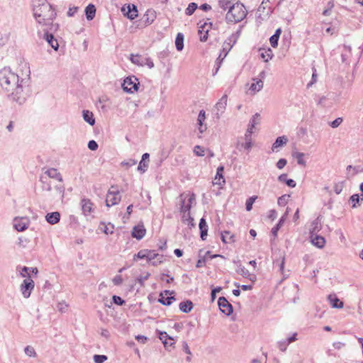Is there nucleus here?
I'll list each match as a JSON object with an SVG mask.
<instances>
[{
    "label": "nucleus",
    "instance_id": "1",
    "mask_svg": "<svg viewBox=\"0 0 363 363\" xmlns=\"http://www.w3.org/2000/svg\"><path fill=\"white\" fill-rule=\"evenodd\" d=\"M30 70L25 76H19L10 67L0 70V86L7 93L9 97L19 104H23L28 96V82Z\"/></svg>",
    "mask_w": 363,
    "mask_h": 363
},
{
    "label": "nucleus",
    "instance_id": "2",
    "mask_svg": "<svg viewBox=\"0 0 363 363\" xmlns=\"http://www.w3.org/2000/svg\"><path fill=\"white\" fill-rule=\"evenodd\" d=\"M32 6L33 16L38 24L50 27V30H57L58 25L53 23L56 13L47 0H32Z\"/></svg>",
    "mask_w": 363,
    "mask_h": 363
},
{
    "label": "nucleus",
    "instance_id": "3",
    "mask_svg": "<svg viewBox=\"0 0 363 363\" xmlns=\"http://www.w3.org/2000/svg\"><path fill=\"white\" fill-rule=\"evenodd\" d=\"M247 14L245 6L238 2L235 1L234 4H232V7L228 11L225 20L227 23H237L244 20Z\"/></svg>",
    "mask_w": 363,
    "mask_h": 363
},
{
    "label": "nucleus",
    "instance_id": "4",
    "mask_svg": "<svg viewBox=\"0 0 363 363\" xmlns=\"http://www.w3.org/2000/svg\"><path fill=\"white\" fill-rule=\"evenodd\" d=\"M41 175L45 176L48 179L57 182L58 184L54 185V189L56 194L62 199L65 195V186L62 184L63 179L61 174L55 168H49L46 169Z\"/></svg>",
    "mask_w": 363,
    "mask_h": 363
},
{
    "label": "nucleus",
    "instance_id": "5",
    "mask_svg": "<svg viewBox=\"0 0 363 363\" xmlns=\"http://www.w3.org/2000/svg\"><path fill=\"white\" fill-rule=\"evenodd\" d=\"M180 199V211L182 213H186L190 212L191 205L195 201L194 194L183 193L179 196Z\"/></svg>",
    "mask_w": 363,
    "mask_h": 363
},
{
    "label": "nucleus",
    "instance_id": "6",
    "mask_svg": "<svg viewBox=\"0 0 363 363\" xmlns=\"http://www.w3.org/2000/svg\"><path fill=\"white\" fill-rule=\"evenodd\" d=\"M139 82L135 76L126 77L122 84V88L124 91L133 94L138 90Z\"/></svg>",
    "mask_w": 363,
    "mask_h": 363
},
{
    "label": "nucleus",
    "instance_id": "7",
    "mask_svg": "<svg viewBox=\"0 0 363 363\" xmlns=\"http://www.w3.org/2000/svg\"><path fill=\"white\" fill-rule=\"evenodd\" d=\"M120 201L121 196L119 194V191L112 186L106 194V206L110 207L118 204Z\"/></svg>",
    "mask_w": 363,
    "mask_h": 363
},
{
    "label": "nucleus",
    "instance_id": "8",
    "mask_svg": "<svg viewBox=\"0 0 363 363\" xmlns=\"http://www.w3.org/2000/svg\"><path fill=\"white\" fill-rule=\"evenodd\" d=\"M240 35V31H237L235 33H233L231 35H230L223 43V52H224V56L222 58V60H224V58L227 56L230 50L232 49L233 45L237 42L238 38Z\"/></svg>",
    "mask_w": 363,
    "mask_h": 363
},
{
    "label": "nucleus",
    "instance_id": "9",
    "mask_svg": "<svg viewBox=\"0 0 363 363\" xmlns=\"http://www.w3.org/2000/svg\"><path fill=\"white\" fill-rule=\"evenodd\" d=\"M35 286L34 281L31 279V277H28L25 279L22 284L20 286V290L23 296L26 298L30 297L32 291L33 290Z\"/></svg>",
    "mask_w": 363,
    "mask_h": 363
},
{
    "label": "nucleus",
    "instance_id": "10",
    "mask_svg": "<svg viewBox=\"0 0 363 363\" xmlns=\"http://www.w3.org/2000/svg\"><path fill=\"white\" fill-rule=\"evenodd\" d=\"M130 60L133 64L139 66L147 65L150 69L154 67V62L150 57H143L139 55H132Z\"/></svg>",
    "mask_w": 363,
    "mask_h": 363
},
{
    "label": "nucleus",
    "instance_id": "11",
    "mask_svg": "<svg viewBox=\"0 0 363 363\" xmlns=\"http://www.w3.org/2000/svg\"><path fill=\"white\" fill-rule=\"evenodd\" d=\"M44 39L48 42V43L53 48L55 51H57L59 48V44L57 40L54 37L52 32L54 30H50V27L44 28Z\"/></svg>",
    "mask_w": 363,
    "mask_h": 363
},
{
    "label": "nucleus",
    "instance_id": "12",
    "mask_svg": "<svg viewBox=\"0 0 363 363\" xmlns=\"http://www.w3.org/2000/svg\"><path fill=\"white\" fill-rule=\"evenodd\" d=\"M164 260V255L157 253L154 250H150L147 261L152 265L157 266L162 264Z\"/></svg>",
    "mask_w": 363,
    "mask_h": 363
},
{
    "label": "nucleus",
    "instance_id": "13",
    "mask_svg": "<svg viewBox=\"0 0 363 363\" xmlns=\"http://www.w3.org/2000/svg\"><path fill=\"white\" fill-rule=\"evenodd\" d=\"M218 304L222 313L230 315L233 313V306L225 297H220Z\"/></svg>",
    "mask_w": 363,
    "mask_h": 363
},
{
    "label": "nucleus",
    "instance_id": "14",
    "mask_svg": "<svg viewBox=\"0 0 363 363\" xmlns=\"http://www.w3.org/2000/svg\"><path fill=\"white\" fill-rule=\"evenodd\" d=\"M165 296H164L163 293H161L160 295L159 302L164 306H169L172 304V301H175V298L173 296H171L174 294V291H169L168 290L164 291V292Z\"/></svg>",
    "mask_w": 363,
    "mask_h": 363
},
{
    "label": "nucleus",
    "instance_id": "15",
    "mask_svg": "<svg viewBox=\"0 0 363 363\" xmlns=\"http://www.w3.org/2000/svg\"><path fill=\"white\" fill-rule=\"evenodd\" d=\"M234 263L237 266L235 271L238 274L242 276L245 278L252 280V277H255V276L251 274L250 272L241 264L240 261H234Z\"/></svg>",
    "mask_w": 363,
    "mask_h": 363
},
{
    "label": "nucleus",
    "instance_id": "16",
    "mask_svg": "<svg viewBox=\"0 0 363 363\" xmlns=\"http://www.w3.org/2000/svg\"><path fill=\"white\" fill-rule=\"evenodd\" d=\"M122 11L124 13V15L126 16L130 20H133L138 16V9L134 4H128L127 6V11L125 7H123Z\"/></svg>",
    "mask_w": 363,
    "mask_h": 363
},
{
    "label": "nucleus",
    "instance_id": "17",
    "mask_svg": "<svg viewBox=\"0 0 363 363\" xmlns=\"http://www.w3.org/2000/svg\"><path fill=\"white\" fill-rule=\"evenodd\" d=\"M311 243L318 248L322 249L325 245V239L324 237L318 234L310 235Z\"/></svg>",
    "mask_w": 363,
    "mask_h": 363
},
{
    "label": "nucleus",
    "instance_id": "18",
    "mask_svg": "<svg viewBox=\"0 0 363 363\" xmlns=\"http://www.w3.org/2000/svg\"><path fill=\"white\" fill-rule=\"evenodd\" d=\"M205 120H206V112L204 110H201L199 111V113L198 118H197V125L199 126L198 128H199L200 133H204L207 129L206 125L203 123Z\"/></svg>",
    "mask_w": 363,
    "mask_h": 363
},
{
    "label": "nucleus",
    "instance_id": "19",
    "mask_svg": "<svg viewBox=\"0 0 363 363\" xmlns=\"http://www.w3.org/2000/svg\"><path fill=\"white\" fill-rule=\"evenodd\" d=\"M82 210L84 216L89 215L93 211V203L88 199H83L81 201Z\"/></svg>",
    "mask_w": 363,
    "mask_h": 363
},
{
    "label": "nucleus",
    "instance_id": "20",
    "mask_svg": "<svg viewBox=\"0 0 363 363\" xmlns=\"http://www.w3.org/2000/svg\"><path fill=\"white\" fill-rule=\"evenodd\" d=\"M156 11L153 9H148L143 17L146 26L152 24L156 18Z\"/></svg>",
    "mask_w": 363,
    "mask_h": 363
},
{
    "label": "nucleus",
    "instance_id": "21",
    "mask_svg": "<svg viewBox=\"0 0 363 363\" xmlns=\"http://www.w3.org/2000/svg\"><path fill=\"white\" fill-rule=\"evenodd\" d=\"M145 229L143 225L135 226L132 231V236L138 240L142 239L145 235Z\"/></svg>",
    "mask_w": 363,
    "mask_h": 363
},
{
    "label": "nucleus",
    "instance_id": "22",
    "mask_svg": "<svg viewBox=\"0 0 363 363\" xmlns=\"http://www.w3.org/2000/svg\"><path fill=\"white\" fill-rule=\"evenodd\" d=\"M328 300L330 303L331 306L334 308H343V302L341 301L336 294H330L328 296Z\"/></svg>",
    "mask_w": 363,
    "mask_h": 363
},
{
    "label": "nucleus",
    "instance_id": "23",
    "mask_svg": "<svg viewBox=\"0 0 363 363\" xmlns=\"http://www.w3.org/2000/svg\"><path fill=\"white\" fill-rule=\"evenodd\" d=\"M40 182H41V188L43 191H50L52 186L55 185L52 179H48L45 176L40 175Z\"/></svg>",
    "mask_w": 363,
    "mask_h": 363
},
{
    "label": "nucleus",
    "instance_id": "24",
    "mask_svg": "<svg viewBox=\"0 0 363 363\" xmlns=\"http://www.w3.org/2000/svg\"><path fill=\"white\" fill-rule=\"evenodd\" d=\"M289 140L285 135L278 137L272 145V150L273 152L277 151V149L286 145Z\"/></svg>",
    "mask_w": 363,
    "mask_h": 363
},
{
    "label": "nucleus",
    "instance_id": "25",
    "mask_svg": "<svg viewBox=\"0 0 363 363\" xmlns=\"http://www.w3.org/2000/svg\"><path fill=\"white\" fill-rule=\"evenodd\" d=\"M45 219L48 223L51 225L57 223L60 220V213L57 211L48 213L45 216Z\"/></svg>",
    "mask_w": 363,
    "mask_h": 363
},
{
    "label": "nucleus",
    "instance_id": "26",
    "mask_svg": "<svg viewBox=\"0 0 363 363\" xmlns=\"http://www.w3.org/2000/svg\"><path fill=\"white\" fill-rule=\"evenodd\" d=\"M224 171V167L223 166H220L217 169L216 175L214 178L215 184L221 185L225 184V181L223 175V172Z\"/></svg>",
    "mask_w": 363,
    "mask_h": 363
},
{
    "label": "nucleus",
    "instance_id": "27",
    "mask_svg": "<svg viewBox=\"0 0 363 363\" xmlns=\"http://www.w3.org/2000/svg\"><path fill=\"white\" fill-rule=\"evenodd\" d=\"M13 226L17 231L21 232L28 228V223L24 221L23 218H15Z\"/></svg>",
    "mask_w": 363,
    "mask_h": 363
},
{
    "label": "nucleus",
    "instance_id": "28",
    "mask_svg": "<svg viewBox=\"0 0 363 363\" xmlns=\"http://www.w3.org/2000/svg\"><path fill=\"white\" fill-rule=\"evenodd\" d=\"M321 228H322V225H321L320 220L319 218H317L311 223V228H310V235L318 234V233L321 230Z\"/></svg>",
    "mask_w": 363,
    "mask_h": 363
},
{
    "label": "nucleus",
    "instance_id": "29",
    "mask_svg": "<svg viewBox=\"0 0 363 363\" xmlns=\"http://www.w3.org/2000/svg\"><path fill=\"white\" fill-rule=\"evenodd\" d=\"M85 15L88 21L92 20L96 15V8L93 4H89L85 8Z\"/></svg>",
    "mask_w": 363,
    "mask_h": 363
},
{
    "label": "nucleus",
    "instance_id": "30",
    "mask_svg": "<svg viewBox=\"0 0 363 363\" xmlns=\"http://www.w3.org/2000/svg\"><path fill=\"white\" fill-rule=\"evenodd\" d=\"M82 113L83 118L86 123H88L90 125H94L95 124V118L91 111L84 110Z\"/></svg>",
    "mask_w": 363,
    "mask_h": 363
},
{
    "label": "nucleus",
    "instance_id": "31",
    "mask_svg": "<svg viewBox=\"0 0 363 363\" xmlns=\"http://www.w3.org/2000/svg\"><path fill=\"white\" fill-rule=\"evenodd\" d=\"M228 96L223 95L216 105L218 111L223 113L227 106Z\"/></svg>",
    "mask_w": 363,
    "mask_h": 363
},
{
    "label": "nucleus",
    "instance_id": "32",
    "mask_svg": "<svg viewBox=\"0 0 363 363\" xmlns=\"http://www.w3.org/2000/svg\"><path fill=\"white\" fill-rule=\"evenodd\" d=\"M253 80L255 82L252 83L250 87V90L255 94L263 88L264 83L262 79H254Z\"/></svg>",
    "mask_w": 363,
    "mask_h": 363
},
{
    "label": "nucleus",
    "instance_id": "33",
    "mask_svg": "<svg viewBox=\"0 0 363 363\" xmlns=\"http://www.w3.org/2000/svg\"><path fill=\"white\" fill-rule=\"evenodd\" d=\"M260 57L264 62H268L273 57V52L270 48L259 50Z\"/></svg>",
    "mask_w": 363,
    "mask_h": 363
},
{
    "label": "nucleus",
    "instance_id": "34",
    "mask_svg": "<svg viewBox=\"0 0 363 363\" xmlns=\"http://www.w3.org/2000/svg\"><path fill=\"white\" fill-rule=\"evenodd\" d=\"M235 3V0H218V6L223 11H229L232 4Z\"/></svg>",
    "mask_w": 363,
    "mask_h": 363
},
{
    "label": "nucleus",
    "instance_id": "35",
    "mask_svg": "<svg viewBox=\"0 0 363 363\" xmlns=\"http://www.w3.org/2000/svg\"><path fill=\"white\" fill-rule=\"evenodd\" d=\"M193 308V303L188 300L186 301H182L179 303V309L184 313H189Z\"/></svg>",
    "mask_w": 363,
    "mask_h": 363
},
{
    "label": "nucleus",
    "instance_id": "36",
    "mask_svg": "<svg viewBox=\"0 0 363 363\" xmlns=\"http://www.w3.org/2000/svg\"><path fill=\"white\" fill-rule=\"evenodd\" d=\"M260 123V114L256 113L252 116V118L250 120L247 128H251V130L255 128L256 125L259 124Z\"/></svg>",
    "mask_w": 363,
    "mask_h": 363
},
{
    "label": "nucleus",
    "instance_id": "37",
    "mask_svg": "<svg viewBox=\"0 0 363 363\" xmlns=\"http://www.w3.org/2000/svg\"><path fill=\"white\" fill-rule=\"evenodd\" d=\"M184 35L179 33L177 35L176 40H175V45L177 49V50L181 51L184 48Z\"/></svg>",
    "mask_w": 363,
    "mask_h": 363
},
{
    "label": "nucleus",
    "instance_id": "38",
    "mask_svg": "<svg viewBox=\"0 0 363 363\" xmlns=\"http://www.w3.org/2000/svg\"><path fill=\"white\" fill-rule=\"evenodd\" d=\"M293 156L296 159L297 163L303 167L306 166V161L304 160L305 154L303 152H296L293 154Z\"/></svg>",
    "mask_w": 363,
    "mask_h": 363
},
{
    "label": "nucleus",
    "instance_id": "39",
    "mask_svg": "<svg viewBox=\"0 0 363 363\" xmlns=\"http://www.w3.org/2000/svg\"><path fill=\"white\" fill-rule=\"evenodd\" d=\"M30 270V269L28 267H17V271L19 272V275L21 277H24L26 279H27L28 277H30L28 272Z\"/></svg>",
    "mask_w": 363,
    "mask_h": 363
},
{
    "label": "nucleus",
    "instance_id": "40",
    "mask_svg": "<svg viewBox=\"0 0 363 363\" xmlns=\"http://www.w3.org/2000/svg\"><path fill=\"white\" fill-rule=\"evenodd\" d=\"M221 239L224 243L233 242V235L228 231H225L221 234Z\"/></svg>",
    "mask_w": 363,
    "mask_h": 363
},
{
    "label": "nucleus",
    "instance_id": "41",
    "mask_svg": "<svg viewBox=\"0 0 363 363\" xmlns=\"http://www.w3.org/2000/svg\"><path fill=\"white\" fill-rule=\"evenodd\" d=\"M205 26L200 27V29L199 30V33L200 35V40L201 42H205L208 39V30H204Z\"/></svg>",
    "mask_w": 363,
    "mask_h": 363
},
{
    "label": "nucleus",
    "instance_id": "42",
    "mask_svg": "<svg viewBox=\"0 0 363 363\" xmlns=\"http://www.w3.org/2000/svg\"><path fill=\"white\" fill-rule=\"evenodd\" d=\"M150 250H140L137 254L134 255V259L136 258L138 259H147L148 254Z\"/></svg>",
    "mask_w": 363,
    "mask_h": 363
},
{
    "label": "nucleus",
    "instance_id": "43",
    "mask_svg": "<svg viewBox=\"0 0 363 363\" xmlns=\"http://www.w3.org/2000/svg\"><path fill=\"white\" fill-rule=\"evenodd\" d=\"M159 338L162 340L164 347H167L168 345L167 340H173V338L169 336L166 332H160Z\"/></svg>",
    "mask_w": 363,
    "mask_h": 363
},
{
    "label": "nucleus",
    "instance_id": "44",
    "mask_svg": "<svg viewBox=\"0 0 363 363\" xmlns=\"http://www.w3.org/2000/svg\"><path fill=\"white\" fill-rule=\"evenodd\" d=\"M182 347H183V350L184 352H186L188 356L186 357V360L188 362H190L191 361V352L190 350V348L187 344L186 342H182Z\"/></svg>",
    "mask_w": 363,
    "mask_h": 363
},
{
    "label": "nucleus",
    "instance_id": "45",
    "mask_svg": "<svg viewBox=\"0 0 363 363\" xmlns=\"http://www.w3.org/2000/svg\"><path fill=\"white\" fill-rule=\"evenodd\" d=\"M197 9V4L196 3H190L185 11V13L187 16H191L194 13L195 10Z\"/></svg>",
    "mask_w": 363,
    "mask_h": 363
},
{
    "label": "nucleus",
    "instance_id": "46",
    "mask_svg": "<svg viewBox=\"0 0 363 363\" xmlns=\"http://www.w3.org/2000/svg\"><path fill=\"white\" fill-rule=\"evenodd\" d=\"M25 354L30 357H35L36 356V352L35 349L32 346H27L24 349Z\"/></svg>",
    "mask_w": 363,
    "mask_h": 363
},
{
    "label": "nucleus",
    "instance_id": "47",
    "mask_svg": "<svg viewBox=\"0 0 363 363\" xmlns=\"http://www.w3.org/2000/svg\"><path fill=\"white\" fill-rule=\"evenodd\" d=\"M257 196H251L250 197L247 201H246V210L247 211H250L252 210V205L253 203H255V200L257 199Z\"/></svg>",
    "mask_w": 363,
    "mask_h": 363
},
{
    "label": "nucleus",
    "instance_id": "48",
    "mask_svg": "<svg viewBox=\"0 0 363 363\" xmlns=\"http://www.w3.org/2000/svg\"><path fill=\"white\" fill-rule=\"evenodd\" d=\"M194 152L196 156L202 157L205 155V150L203 147L200 145H196L194 148Z\"/></svg>",
    "mask_w": 363,
    "mask_h": 363
},
{
    "label": "nucleus",
    "instance_id": "49",
    "mask_svg": "<svg viewBox=\"0 0 363 363\" xmlns=\"http://www.w3.org/2000/svg\"><path fill=\"white\" fill-rule=\"evenodd\" d=\"M147 167H148V161L141 160L138 167V169L140 172H141L142 173H144L145 172L147 171Z\"/></svg>",
    "mask_w": 363,
    "mask_h": 363
},
{
    "label": "nucleus",
    "instance_id": "50",
    "mask_svg": "<svg viewBox=\"0 0 363 363\" xmlns=\"http://www.w3.org/2000/svg\"><path fill=\"white\" fill-rule=\"evenodd\" d=\"M289 345V343H288V341L286 340L278 342V347L282 352H285L286 350Z\"/></svg>",
    "mask_w": 363,
    "mask_h": 363
},
{
    "label": "nucleus",
    "instance_id": "51",
    "mask_svg": "<svg viewBox=\"0 0 363 363\" xmlns=\"http://www.w3.org/2000/svg\"><path fill=\"white\" fill-rule=\"evenodd\" d=\"M107 359L106 355L95 354L94 356V360L95 363H103Z\"/></svg>",
    "mask_w": 363,
    "mask_h": 363
},
{
    "label": "nucleus",
    "instance_id": "52",
    "mask_svg": "<svg viewBox=\"0 0 363 363\" xmlns=\"http://www.w3.org/2000/svg\"><path fill=\"white\" fill-rule=\"evenodd\" d=\"M279 37L277 35H273L269 38V42L273 48H277L278 45Z\"/></svg>",
    "mask_w": 363,
    "mask_h": 363
},
{
    "label": "nucleus",
    "instance_id": "53",
    "mask_svg": "<svg viewBox=\"0 0 363 363\" xmlns=\"http://www.w3.org/2000/svg\"><path fill=\"white\" fill-rule=\"evenodd\" d=\"M317 99L318 104L321 105L323 106H325L327 105L328 96H318Z\"/></svg>",
    "mask_w": 363,
    "mask_h": 363
},
{
    "label": "nucleus",
    "instance_id": "54",
    "mask_svg": "<svg viewBox=\"0 0 363 363\" xmlns=\"http://www.w3.org/2000/svg\"><path fill=\"white\" fill-rule=\"evenodd\" d=\"M240 146H241L244 149L250 151L251 150L252 147V142H247V143H241V144L238 143L237 148L239 149Z\"/></svg>",
    "mask_w": 363,
    "mask_h": 363
},
{
    "label": "nucleus",
    "instance_id": "55",
    "mask_svg": "<svg viewBox=\"0 0 363 363\" xmlns=\"http://www.w3.org/2000/svg\"><path fill=\"white\" fill-rule=\"evenodd\" d=\"M342 118L339 117L333 121L330 125L332 128H337L342 123Z\"/></svg>",
    "mask_w": 363,
    "mask_h": 363
},
{
    "label": "nucleus",
    "instance_id": "56",
    "mask_svg": "<svg viewBox=\"0 0 363 363\" xmlns=\"http://www.w3.org/2000/svg\"><path fill=\"white\" fill-rule=\"evenodd\" d=\"M350 201L353 203L352 208L357 207V203L359 201V194H353L350 197Z\"/></svg>",
    "mask_w": 363,
    "mask_h": 363
},
{
    "label": "nucleus",
    "instance_id": "57",
    "mask_svg": "<svg viewBox=\"0 0 363 363\" xmlns=\"http://www.w3.org/2000/svg\"><path fill=\"white\" fill-rule=\"evenodd\" d=\"M344 186V182H341L338 184H336L334 186V191L337 194H339L342 191Z\"/></svg>",
    "mask_w": 363,
    "mask_h": 363
},
{
    "label": "nucleus",
    "instance_id": "58",
    "mask_svg": "<svg viewBox=\"0 0 363 363\" xmlns=\"http://www.w3.org/2000/svg\"><path fill=\"white\" fill-rule=\"evenodd\" d=\"M253 130H251V128H247V131L245 134V143L252 142V134Z\"/></svg>",
    "mask_w": 363,
    "mask_h": 363
},
{
    "label": "nucleus",
    "instance_id": "59",
    "mask_svg": "<svg viewBox=\"0 0 363 363\" xmlns=\"http://www.w3.org/2000/svg\"><path fill=\"white\" fill-rule=\"evenodd\" d=\"M317 77H318V74L316 73V69L313 68V74H312L311 81L307 84V86L310 87L313 84H315L317 82Z\"/></svg>",
    "mask_w": 363,
    "mask_h": 363
},
{
    "label": "nucleus",
    "instance_id": "60",
    "mask_svg": "<svg viewBox=\"0 0 363 363\" xmlns=\"http://www.w3.org/2000/svg\"><path fill=\"white\" fill-rule=\"evenodd\" d=\"M112 299L113 303L118 306H122L125 303L124 300H123L120 296L116 295L113 296Z\"/></svg>",
    "mask_w": 363,
    "mask_h": 363
},
{
    "label": "nucleus",
    "instance_id": "61",
    "mask_svg": "<svg viewBox=\"0 0 363 363\" xmlns=\"http://www.w3.org/2000/svg\"><path fill=\"white\" fill-rule=\"evenodd\" d=\"M113 228L114 226L109 223L108 225H105L103 231L106 234H112L113 233Z\"/></svg>",
    "mask_w": 363,
    "mask_h": 363
},
{
    "label": "nucleus",
    "instance_id": "62",
    "mask_svg": "<svg viewBox=\"0 0 363 363\" xmlns=\"http://www.w3.org/2000/svg\"><path fill=\"white\" fill-rule=\"evenodd\" d=\"M287 163V161L286 159H280L279 160V161L277 162V167L279 169H283L286 164Z\"/></svg>",
    "mask_w": 363,
    "mask_h": 363
},
{
    "label": "nucleus",
    "instance_id": "63",
    "mask_svg": "<svg viewBox=\"0 0 363 363\" xmlns=\"http://www.w3.org/2000/svg\"><path fill=\"white\" fill-rule=\"evenodd\" d=\"M88 147L89 149H90L91 150H96L97 148H98V144L97 143L92 140H90L89 143H88Z\"/></svg>",
    "mask_w": 363,
    "mask_h": 363
},
{
    "label": "nucleus",
    "instance_id": "64",
    "mask_svg": "<svg viewBox=\"0 0 363 363\" xmlns=\"http://www.w3.org/2000/svg\"><path fill=\"white\" fill-rule=\"evenodd\" d=\"M113 282L115 285L116 286H118V285H121L122 283H123V279H122V277L120 276V275H116L113 279Z\"/></svg>",
    "mask_w": 363,
    "mask_h": 363
}]
</instances>
